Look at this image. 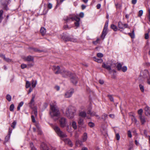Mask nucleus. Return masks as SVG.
<instances>
[{
	"instance_id": "nucleus-49",
	"label": "nucleus",
	"mask_w": 150,
	"mask_h": 150,
	"mask_svg": "<svg viewBox=\"0 0 150 150\" xmlns=\"http://www.w3.org/2000/svg\"><path fill=\"white\" fill-rule=\"evenodd\" d=\"M5 61L7 62H11V60L8 58H6L5 57L4 59Z\"/></svg>"
},
{
	"instance_id": "nucleus-29",
	"label": "nucleus",
	"mask_w": 150,
	"mask_h": 150,
	"mask_svg": "<svg viewBox=\"0 0 150 150\" xmlns=\"http://www.w3.org/2000/svg\"><path fill=\"white\" fill-rule=\"evenodd\" d=\"M30 82L28 81H26V84H25V87L26 88H28L29 87H30Z\"/></svg>"
},
{
	"instance_id": "nucleus-5",
	"label": "nucleus",
	"mask_w": 150,
	"mask_h": 150,
	"mask_svg": "<svg viewBox=\"0 0 150 150\" xmlns=\"http://www.w3.org/2000/svg\"><path fill=\"white\" fill-rule=\"evenodd\" d=\"M35 97H33L31 99L30 102L29 103L30 107L32 109V114H34L36 116H37L38 112L37 110V107L35 106L34 98Z\"/></svg>"
},
{
	"instance_id": "nucleus-55",
	"label": "nucleus",
	"mask_w": 150,
	"mask_h": 150,
	"mask_svg": "<svg viewBox=\"0 0 150 150\" xmlns=\"http://www.w3.org/2000/svg\"><path fill=\"white\" fill-rule=\"evenodd\" d=\"M108 98H109L110 99V100L112 101H113V97H112V96H111V95H108Z\"/></svg>"
},
{
	"instance_id": "nucleus-39",
	"label": "nucleus",
	"mask_w": 150,
	"mask_h": 150,
	"mask_svg": "<svg viewBox=\"0 0 150 150\" xmlns=\"http://www.w3.org/2000/svg\"><path fill=\"white\" fill-rule=\"evenodd\" d=\"M121 70L124 72L126 71L127 70V67L126 66H124L122 67Z\"/></svg>"
},
{
	"instance_id": "nucleus-3",
	"label": "nucleus",
	"mask_w": 150,
	"mask_h": 150,
	"mask_svg": "<svg viewBox=\"0 0 150 150\" xmlns=\"http://www.w3.org/2000/svg\"><path fill=\"white\" fill-rule=\"evenodd\" d=\"M76 111L74 108L72 106H69L67 108L65 115L68 118L72 119L74 117Z\"/></svg>"
},
{
	"instance_id": "nucleus-1",
	"label": "nucleus",
	"mask_w": 150,
	"mask_h": 150,
	"mask_svg": "<svg viewBox=\"0 0 150 150\" xmlns=\"http://www.w3.org/2000/svg\"><path fill=\"white\" fill-rule=\"evenodd\" d=\"M51 110L50 112V115L52 117L57 116L59 114L58 108L57 107L56 102L50 104Z\"/></svg>"
},
{
	"instance_id": "nucleus-31",
	"label": "nucleus",
	"mask_w": 150,
	"mask_h": 150,
	"mask_svg": "<svg viewBox=\"0 0 150 150\" xmlns=\"http://www.w3.org/2000/svg\"><path fill=\"white\" fill-rule=\"evenodd\" d=\"M6 99L9 102L11 101V96L9 94H7L6 96Z\"/></svg>"
},
{
	"instance_id": "nucleus-63",
	"label": "nucleus",
	"mask_w": 150,
	"mask_h": 150,
	"mask_svg": "<svg viewBox=\"0 0 150 150\" xmlns=\"http://www.w3.org/2000/svg\"><path fill=\"white\" fill-rule=\"evenodd\" d=\"M101 7V5L100 4H98L97 5V8L98 9H99Z\"/></svg>"
},
{
	"instance_id": "nucleus-54",
	"label": "nucleus",
	"mask_w": 150,
	"mask_h": 150,
	"mask_svg": "<svg viewBox=\"0 0 150 150\" xmlns=\"http://www.w3.org/2000/svg\"><path fill=\"white\" fill-rule=\"evenodd\" d=\"M30 146L31 148V149L32 150H36V149L33 146V144L32 143H31L30 144Z\"/></svg>"
},
{
	"instance_id": "nucleus-8",
	"label": "nucleus",
	"mask_w": 150,
	"mask_h": 150,
	"mask_svg": "<svg viewBox=\"0 0 150 150\" xmlns=\"http://www.w3.org/2000/svg\"><path fill=\"white\" fill-rule=\"evenodd\" d=\"M108 21H107L105 23L103 30L102 32V33L101 37L102 38H103V39L104 38L105 36L107 34V31L108 26Z\"/></svg>"
},
{
	"instance_id": "nucleus-43",
	"label": "nucleus",
	"mask_w": 150,
	"mask_h": 150,
	"mask_svg": "<svg viewBox=\"0 0 150 150\" xmlns=\"http://www.w3.org/2000/svg\"><path fill=\"white\" fill-rule=\"evenodd\" d=\"M94 124L91 122H90L88 123V125L91 127H92L94 126Z\"/></svg>"
},
{
	"instance_id": "nucleus-28",
	"label": "nucleus",
	"mask_w": 150,
	"mask_h": 150,
	"mask_svg": "<svg viewBox=\"0 0 150 150\" xmlns=\"http://www.w3.org/2000/svg\"><path fill=\"white\" fill-rule=\"evenodd\" d=\"M72 125L74 129H76L77 128V125L76 122L75 121H73L72 122Z\"/></svg>"
},
{
	"instance_id": "nucleus-27",
	"label": "nucleus",
	"mask_w": 150,
	"mask_h": 150,
	"mask_svg": "<svg viewBox=\"0 0 150 150\" xmlns=\"http://www.w3.org/2000/svg\"><path fill=\"white\" fill-rule=\"evenodd\" d=\"M111 28L115 31H117V26L114 24H112L111 25Z\"/></svg>"
},
{
	"instance_id": "nucleus-15",
	"label": "nucleus",
	"mask_w": 150,
	"mask_h": 150,
	"mask_svg": "<svg viewBox=\"0 0 150 150\" xmlns=\"http://www.w3.org/2000/svg\"><path fill=\"white\" fill-rule=\"evenodd\" d=\"M25 61L28 62H31L34 63V57L31 56H28L23 58Z\"/></svg>"
},
{
	"instance_id": "nucleus-14",
	"label": "nucleus",
	"mask_w": 150,
	"mask_h": 150,
	"mask_svg": "<svg viewBox=\"0 0 150 150\" xmlns=\"http://www.w3.org/2000/svg\"><path fill=\"white\" fill-rule=\"evenodd\" d=\"M74 93L73 90L71 89L67 91L65 94V97L66 98H69L71 97Z\"/></svg>"
},
{
	"instance_id": "nucleus-21",
	"label": "nucleus",
	"mask_w": 150,
	"mask_h": 150,
	"mask_svg": "<svg viewBox=\"0 0 150 150\" xmlns=\"http://www.w3.org/2000/svg\"><path fill=\"white\" fill-rule=\"evenodd\" d=\"M88 138L87 134L86 133H84L82 137V140L83 142H85L87 140Z\"/></svg>"
},
{
	"instance_id": "nucleus-51",
	"label": "nucleus",
	"mask_w": 150,
	"mask_h": 150,
	"mask_svg": "<svg viewBox=\"0 0 150 150\" xmlns=\"http://www.w3.org/2000/svg\"><path fill=\"white\" fill-rule=\"evenodd\" d=\"M116 139H117V140H119L120 138V137L119 134L118 133L116 134Z\"/></svg>"
},
{
	"instance_id": "nucleus-58",
	"label": "nucleus",
	"mask_w": 150,
	"mask_h": 150,
	"mask_svg": "<svg viewBox=\"0 0 150 150\" xmlns=\"http://www.w3.org/2000/svg\"><path fill=\"white\" fill-rule=\"evenodd\" d=\"M145 38L146 39H148L149 38V34L147 33L145 34Z\"/></svg>"
},
{
	"instance_id": "nucleus-18",
	"label": "nucleus",
	"mask_w": 150,
	"mask_h": 150,
	"mask_svg": "<svg viewBox=\"0 0 150 150\" xmlns=\"http://www.w3.org/2000/svg\"><path fill=\"white\" fill-rule=\"evenodd\" d=\"M65 143L68 144L70 147H72L73 145L71 141L68 139H64Z\"/></svg>"
},
{
	"instance_id": "nucleus-17",
	"label": "nucleus",
	"mask_w": 150,
	"mask_h": 150,
	"mask_svg": "<svg viewBox=\"0 0 150 150\" xmlns=\"http://www.w3.org/2000/svg\"><path fill=\"white\" fill-rule=\"evenodd\" d=\"M145 113L146 116L150 115V108L146 106L145 108Z\"/></svg>"
},
{
	"instance_id": "nucleus-33",
	"label": "nucleus",
	"mask_w": 150,
	"mask_h": 150,
	"mask_svg": "<svg viewBox=\"0 0 150 150\" xmlns=\"http://www.w3.org/2000/svg\"><path fill=\"white\" fill-rule=\"evenodd\" d=\"M139 87L140 90L142 92H144V86L141 84L139 85Z\"/></svg>"
},
{
	"instance_id": "nucleus-37",
	"label": "nucleus",
	"mask_w": 150,
	"mask_h": 150,
	"mask_svg": "<svg viewBox=\"0 0 150 150\" xmlns=\"http://www.w3.org/2000/svg\"><path fill=\"white\" fill-rule=\"evenodd\" d=\"M132 120L133 122H134L135 123H136L137 120L134 116H133L132 117Z\"/></svg>"
},
{
	"instance_id": "nucleus-42",
	"label": "nucleus",
	"mask_w": 150,
	"mask_h": 150,
	"mask_svg": "<svg viewBox=\"0 0 150 150\" xmlns=\"http://www.w3.org/2000/svg\"><path fill=\"white\" fill-rule=\"evenodd\" d=\"M97 56L99 58H102L103 57V54L101 53H98L97 54Z\"/></svg>"
},
{
	"instance_id": "nucleus-11",
	"label": "nucleus",
	"mask_w": 150,
	"mask_h": 150,
	"mask_svg": "<svg viewBox=\"0 0 150 150\" xmlns=\"http://www.w3.org/2000/svg\"><path fill=\"white\" fill-rule=\"evenodd\" d=\"M140 76L144 78H147L149 76L148 71L147 70H145L141 72Z\"/></svg>"
},
{
	"instance_id": "nucleus-13",
	"label": "nucleus",
	"mask_w": 150,
	"mask_h": 150,
	"mask_svg": "<svg viewBox=\"0 0 150 150\" xmlns=\"http://www.w3.org/2000/svg\"><path fill=\"white\" fill-rule=\"evenodd\" d=\"M1 3L2 7L4 9L7 10L8 2L6 0H1Z\"/></svg>"
},
{
	"instance_id": "nucleus-60",
	"label": "nucleus",
	"mask_w": 150,
	"mask_h": 150,
	"mask_svg": "<svg viewBox=\"0 0 150 150\" xmlns=\"http://www.w3.org/2000/svg\"><path fill=\"white\" fill-rule=\"evenodd\" d=\"M65 71L68 73L67 74H66V73H64V74L65 75H66V76H63L66 77H67L68 76V75H69V73L68 71H66L65 69Z\"/></svg>"
},
{
	"instance_id": "nucleus-7",
	"label": "nucleus",
	"mask_w": 150,
	"mask_h": 150,
	"mask_svg": "<svg viewBox=\"0 0 150 150\" xmlns=\"http://www.w3.org/2000/svg\"><path fill=\"white\" fill-rule=\"evenodd\" d=\"M112 62L111 61L107 62L106 63L104 62L103 63L102 67H103L107 69L108 70H110L111 69V66L112 65Z\"/></svg>"
},
{
	"instance_id": "nucleus-20",
	"label": "nucleus",
	"mask_w": 150,
	"mask_h": 150,
	"mask_svg": "<svg viewBox=\"0 0 150 150\" xmlns=\"http://www.w3.org/2000/svg\"><path fill=\"white\" fill-rule=\"evenodd\" d=\"M93 60L95 62H96L98 63H101L103 62V60L102 59L97 58L96 57H93Z\"/></svg>"
},
{
	"instance_id": "nucleus-53",
	"label": "nucleus",
	"mask_w": 150,
	"mask_h": 150,
	"mask_svg": "<svg viewBox=\"0 0 150 150\" xmlns=\"http://www.w3.org/2000/svg\"><path fill=\"white\" fill-rule=\"evenodd\" d=\"M52 7V4L50 3H49L48 4V8L50 9H51Z\"/></svg>"
},
{
	"instance_id": "nucleus-4",
	"label": "nucleus",
	"mask_w": 150,
	"mask_h": 150,
	"mask_svg": "<svg viewBox=\"0 0 150 150\" xmlns=\"http://www.w3.org/2000/svg\"><path fill=\"white\" fill-rule=\"evenodd\" d=\"M52 69L54 71L56 74H61L63 76H65L64 73H66V74H68V72L65 71V69L64 68L60 69L59 66H53L52 67Z\"/></svg>"
},
{
	"instance_id": "nucleus-25",
	"label": "nucleus",
	"mask_w": 150,
	"mask_h": 150,
	"mask_svg": "<svg viewBox=\"0 0 150 150\" xmlns=\"http://www.w3.org/2000/svg\"><path fill=\"white\" fill-rule=\"evenodd\" d=\"M139 117L142 124H144L146 122L144 117L141 115L139 116Z\"/></svg>"
},
{
	"instance_id": "nucleus-6",
	"label": "nucleus",
	"mask_w": 150,
	"mask_h": 150,
	"mask_svg": "<svg viewBox=\"0 0 150 150\" xmlns=\"http://www.w3.org/2000/svg\"><path fill=\"white\" fill-rule=\"evenodd\" d=\"M53 128L58 136L61 138H64L67 136V135L63 133L60 130L59 128L57 126H53Z\"/></svg>"
},
{
	"instance_id": "nucleus-36",
	"label": "nucleus",
	"mask_w": 150,
	"mask_h": 150,
	"mask_svg": "<svg viewBox=\"0 0 150 150\" xmlns=\"http://www.w3.org/2000/svg\"><path fill=\"white\" fill-rule=\"evenodd\" d=\"M14 108V106L13 104H11L9 107V110L11 111H13Z\"/></svg>"
},
{
	"instance_id": "nucleus-9",
	"label": "nucleus",
	"mask_w": 150,
	"mask_h": 150,
	"mask_svg": "<svg viewBox=\"0 0 150 150\" xmlns=\"http://www.w3.org/2000/svg\"><path fill=\"white\" fill-rule=\"evenodd\" d=\"M118 27L119 30L122 31L126 28H128V26L127 24H123L121 22H119L118 24Z\"/></svg>"
},
{
	"instance_id": "nucleus-12",
	"label": "nucleus",
	"mask_w": 150,
	"mask_h": 150,
	"mask_svg": "<svg viewBox=\"0 0 150 150\" xmlns=\"http://www.w3.org/2000/svg\"><path fill=\"white\" fill-rule=\"evenodd\" d=\"M59 123L61 126L62 127H64L66 126L67 122L66 119L64 117H62L59 120Z\"/></svg>"
},
{
	"instance_id": "nucleus-46",
	"label": "nucleus",
	"mask_w": 150,
	"mask_h": 150,
	"mask_svg": "<svg viewBox=\"0 0 150 150\" xmlns=\"http://www.w3.org/2000/svg\"><path fill=\"white\" fill-rule=\"evenodd\" d=\"M108 115L106 114H104L103 115L102 118L103 120H105L107 117Z\"/></svg>"
},
{
	"instance_id": "nucleus-52",
	"label": "nucleus",
	"mask_w": 150,
	"mask_h": 150,
	"mask_svg": "<svg viewBox=\"0 0 150 150\" xmlns=\"http://www.w3.org/2000/svg\"><path fill=\"white\" fill-rule=\"evenodd\" d=\"M69 40H70V41H71V42H76V39L74 38H70Z\"/></svg>"
},
{
	"instance_id": "nucleus-57",
	"label": "nucleus",
	"mask_w": 150,
	"mask_h": 150,
	"mask_svg": "<svg viewBox=\"0 0 150 150\" xmlns=\"http://www.w3.org/2000/svg\"><path fill=\"white\" fill-rule=\"evenodd\" d=\"M79 16L81 18H83L84 16V13L83 12H81L79 14Z\"/></svg>"
},
{
	"instance_id": "nucleus-61",
	"label": "nucleus",
	"mask_w": 150,
	"mask_h": 150,
	"mask_svg": "<svg viewBox=\"0 0 150 150\" xmlns=\"http://www.w3.org/2000/svg\"><path fill=\"white\" fill-rule=\"evenodd\" d=\"M132 2L133 4H135L137 2V0H132Z\"/></svg>"
},
{
	"instance_id": "nucleus-22",
	"label": "nucleus",
	"mask_w": 150,
	"mask_h": 150,
	"mask_svg": "<svg viewBox=\"0 0 150 150\" xmlns=\"http://www.w3.org/2000/svg\"><path fill=\"white\" fill-rule=\"evenodd\" d=\"M41 149L42 150H48V148L45 144L43 143L41 144Z\"/></svg>"
},
{
	"instance_id": "nucleus-30",
	"label": "nucleus",
	"mask_w": 150,
	"mask_h": 150,
	"mask_svg": "<svg viewBox=\"0 0 150 150\" xmlns=\"http://www.w3.org/2000/svg\"><path fill=\"white\" fill-rule=\"evenodd\" d=\"M3 13V11L2 10H0V23H1L3 19L2 15Z\"/></svg>"
},
{
	"instance_id": "nucleus-45",
	"label": "nucleus",
	"mask_w": 150,
	"mask_h": 150,
	"mask_svg": "<svg viewBox=\"0 0 150 150\" xmlns=\"http://www.w3.org/2000/svg\"><path fill=\"white\" fill-rule=\"evenodd\" d=\"M148 18L149 21L150 22V8H149L148 9Z\"/></svg>"
},
{
	"instance_id": "nucleus-26",
	"label": "nucleus",
	"mask_w": 150,
	"mask_h": 150,
	"mask_svg": "<svg viewBox=\"0 0 150 150\" xmlns=\"http://www.w3.org/2000/svg\"><path fill=\"white\" fill-rule=\"evenodd\" d=\"M40 31L42 35H44L46 33V30L44 28L42 27L41 28Z\"/></svg>"
},
{
	"instance_id": "nucleus-44",
	"label": "nucleus",
	"mask_w": 150,
	"mask_h": 150,
	"mask_svg": "<svg viewBox=\"0 0 150 150\" xmlns=\"http://www.w3.org/2000/svg\"><path fill=\"white\" fill-rule=\"evenodd\" d=\"M143 112V110L142 109H140L138 110V113L139 115V116L142 115V114Z\"/></svg>"
},
{
	"instance_id": "nucleus-2",
	"label": "nucleus",
	"mask_w": 150,
	"mask_h": 150,
	"mask_svg": "<svg viewBox=\"0 0 150 150\" xmlns=\"http://www.w3.org/2000/svg\"><path fill=\"white\" fill-rule=\"evenodd\" d=\"M64 20L66 22H68L70 20H71L72 21L75 20L76 21L74 23L75 26L78 27L79 25L80 19L77 17L75 14H73L69 15L68 16L65 17L64 18Z\"/></svg>"
},
{
	"instance_id": "nucleus-41",
	"label": "nucleus",
	"mask_w": 150,
	"mask_h": 150,
	"mask_svg": "<svg viewBox=\"0 0 150 150\" xmlns=\"http://www.w3.org/2000/svg\"><path fill=\"white\" fill-rule=\"evenodd\" d=\"M143 11L142 10H140L139 11L138 14V16L139 17H141L143 13Z\"/></svg>"
},
{
	"instance_id": "nucleus-16",
	"label": "nucleus",
	"mask_w": 150,
	"mask_h": 150,
	"mask_svg": "<svg viewBox=\"0 0 150 150\" xmlns=\"http://www.w3.org/2000/svg\"><path fill=\"white\" fill-rule=\"evenodd\" d=\"M12 130L10 128H9L8 134L5 138V141L6 142L8 141L10 139L11 134L12 132Z\"/></svg>"
},
{
	"instance_id": "nucleus-34",
	"label": "nucleus",
	"mask_w": 150,
	"mask_h": 150,
	"mask_svg": "<svg viewBox=\"0 0 150 150\" xmlns=\"http://www.w3.org/2000/svg\"><path fill=\"white\" fill-rule=\"evenodd\" d=\"M129 34L132 38H134V30H133L132 33H129Z\"/></svg>"
},
{
	"instance_id": "nucleus-62",
	"label": "nucleus",
	"mask_w": 150,
	"mask_h": 150,
	"mask_svg": "<svg viewBox=\"0 0 150 150\" xmlns=\"http://www.w3.org/2000/svg\"><path fill=\"white\" fill-rule=\"evenodd\" d=\"M99 82L100 84H103L104 83V81L103 80H100L99 81Z\"/></svg>"
},
{
	"instance_id": "nucleus-64",
	"label": "nucleus",
	"mask_w": 150,
	"mask_h": 150,
	"mask_svg": "<svg viewBox=\"0 0 150 150\" xmlns=\"http://www.w3.org/2000/svg\"><path fill=\"white\" fill-rule=\"evenodd\" d=\"M34 64L33 63H30L28 64V66H29L30 67H33L34 65Z\"/></svg>"
},
{
	"instance_id": "nucleus-56",
	"label": "nucleus",
	"mask_w": 150,
	"mask_h": 150,
	"mask_svg": "<svg viewBox=\"0 0 150 150\" xmlns=\"http://www.w3.org/2000/svg\"><path fill=\"white\" fill-rule=\"evenodd\" d=\"M63 27L65 29H69L70 28L68 27L67 25H64Z\"/></svg>"
},
{
	"instance_id": "nucleus-24",
	"label": "nucleus",
	"mask_w": 150,
	"mask_h": 150,
	"mask_svg": "<svg viewBox=\"0 0 150 150\" xmlns=\"http://www.w3.org/2000/svg\"><path fill=\"white\" fill-rule=\"evenodd\" d=\"M37 83L36 80L32 79L31 81L32 86L33 88H34L35 87Z\"/></svg>"
},
{
	"instance_id": "nucleus-38",
	"label": "nucleus",
	"mask_w": 150,
	"mask_h": 150,
	"mask_svg": "<svg viewBox=\"0 0 150 150\" xmlns=\"http://www.w3.org/2000/svg\"><path fill=\"white\" fill-rule=\"evenodd\" d=\"M32 115L31 116V118L32 119V121L33 122H35V118L34 116H35V117H37V116H36L34 114H33L32 113Z\"/></svg>"
},
{
	"instance_id": "nucleus-40",
	"label": "nucleus",
	"mask_w": 150,
	"mask_h": 150,
	"mask_svg": "<svg viewBox=\"0 0 150 150\" xmlns=\"http://www.w3.org/2000/svg\"><path fill=\"white\" fill-rule=\"evenodd\" d=\"M76 144L77 146H81L82 144V143L81 142L78 140L76 141Z\"/></svg>"
},
{
	"instance_id": "nucleus-48",
	"label": "nucleus",
	"mask_w": 150,
	"mask_h": 150,
	"mask_svg": "<svg viewBox=\"0 0 150 150\" xmlns=\"http://www.w3.org/2000/svg\"><path fill=\"white\" fill-rule=\"evenodd\" d=\"M71 81L74 84H76L77 83V81H76V80L74 79L73 78H71Z\"/></svg>"
},
{
	"instance_id": "nucleus-32",
	"label": "nucleus",
	"mask_w": 150,
	"mask_h": 150,
	"mask_svg": "<svg viewBox=\"0 0 150 150\" xmlns=\"http://www.w3.org/2000/svg\"><path fill=\"white\" fill-rule=\"evenodd\" d=\"M16 124V121H14L11 124V126L13 129H14L15 127Z\"/></svg>"
},
{
	"instance_id": "nucleus-35",
	"label": "nucleus",
	"mask_w": 150,
	"mask_h": 150,
	"mask_svg": "<svg viewBox=\"0 0 150 150\" xmlns=\"http://www.w3.org/2000/svg\"><path fill=\"white\" fill-rule=\"evenodd\" d=\"M117 67L118 70L120 71L121 70L122 65L120 63H119L117 64Z\"/></svg>"
},
{
	"instance_id": "nucleus-19",
	"label": "nucleus",
	"mask_w": 150,
	"mask_h": 150,
	"mask_svg": "<svg viewBox=\"0 0 150 150\" xmlns=\"http://www.w3.org/2000/svg\"><path fill=\"white\" fill-rule=\"evenodd\" d=\"M87 113L88 114H90L91 116H96L98 119H99L100 117L99 116L97 115H96V113L94 112H91V110H88Z\"/></svg>"
},
{
	"instance_id": "nucleus-10",
	"label": "nucleus",
	"mask_w": 150,
	"mask_h": 150,
	"mask_svg": "<svg viewBox=\"0 0 150 150\" xmlns=\"http://www.w3.org/2000/svg\"><path fill=\"white\" fill-rule=\"evenodd\" d=\"M77 122L79 127H83V128L86 127V125H84L83 119L82 118L79 117L78 119Z\"/></svg>"
},
{
	"instance_id": "nucleus-59",
	"label": "nucleus",
	"mask_w": 150,
	"mask_h": 150,
	"mask_svg": "<svg viewBox=\"0 0 150 150\" xmlns=\"http://www.w3.org/2000/svg\"><path fill=\"white\" fill-rule=\"evenodd\" d=\"M23 103H24L23 102V101H22V102H21L19 103V104L18 105V106L21 107H22L23 106Z\"/></svg>"
},
{
	"instance_id": "nucleus-23",
	"label": "nucleus",
	"mask_w": 150,
	"mask_h": 150,
	"mask_svg": "<svg viewBox=\"0 0 150 150\" xmlns=\"http://www.w3.org/2000/svg\"><path fill=\"white\" fill-rule=\"evenodd\" d=\"M79 115L81 117H85L86 116V113L84 111L80 112L79 114Z\"/></svg>"
},
{
	"instance_id": "nucleus-50",
	"label": "nucleus",
	"mask_w": 150,
	"mask_h": 150,
	"mask_svg": "<svg viewBox=\"0 0 150 150\" xmlns=\"http://www.w3.org/2000/svg\"><path fill=\"white\" fill-rule=\"evenodd\" d=\"M128 136L130 138H131L132 137V134L130 130H129L128 131Z\"/></svg>"
},
{
	"instance_id": "nucleus-47",
	"label": "nucleus",
	"mask_w": 150,
	"mask_h": 150,
	"mask_svg": "<svg viewBox=\"0 0 150 150\" xmlns=\"http://www.w3.org/2000/svg\"><path fill=\"white\" fill-rule=\"evenodd\" d=\"M21 67L22 69H23L27 67V66L26 64H23L21 65Z\"/></svg>"
}]
</instances>
